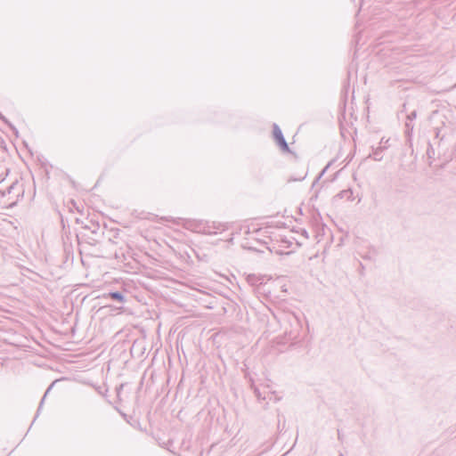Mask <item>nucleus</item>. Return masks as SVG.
<instances>
[{"mask_svg": "<svg viewBox=\"0 0 456 456\" xmlns=\"http://www.w3.org/2000/svg\"><path fill=\"white\" fill-rule=\"evenodd\" d=\"M142 288L145 289L144 292H136V293L133 294L131 291H129L130 301L134 298L139 303L147 305V298H148V296H147L148 289H148V287H142Z\"/></svg>", "mask_w": 456, "mask_h": 456, "instance_id": "obj_8", "label": "nucleus"}, {"mask_svg": "<svg viewBox=\"0 0 456 456\" xmlns=\"http://www.w3.org/2000/svg\"><path fill=\"white\" fill-rule=\"evenodd\" d=\"M76 223L79 224L80 220L76 218ZM81 224H83L84 229L90 231L94 235H97L100 232V224L94 219L86 218V222H81Z\"/></svg>", "mask_w": 456, "mask_h": 456, "instance_id": "obj_7", "label": "nucleus"}, {"mask_svg": "<svg viewBox=\"0 0 456 456\" xmlns=\"http://www.w3.org/2000/svg\"><path fill=\"white\" fill-rule=\"evenodd\" d=\"M383 149L384 148L381 146L376 148L375 150H373L370 157L376 161H380L383 159V156H382Z\"/></svg>", "mask_w": 456, "mask_h": 456, "instance_id": "obj_11", "label": "nucleus"}, {"mask_svg": "<svg viewBox=\"0 0 456 456\" xmlns=\"http://www.w3.org/2000/svg\"><path fill=\"white\" fill-rule=\"evenodd\" d=\"M253 389H254L255 395L258 398V400H261L262 397H261V393H260L259 389L256 387H254ZM263 399H265V397H263Z\"/></svg>", "mask_w": 456, "mask_h": 456, "instance_id": "obj_17", "label": "nucleus"}, {"mask_svg": "<svg viewBox=\"0 0 456 456\" xmlns=\"http://www.w3.org/2000/svg\"><path fill=\"white\" fill-rule=\"evenodd\" d=\"M304 178H305V176L300 177V178H289V182H291V181H301V180H303Z\"/></svg>", "mask_w": 456, "mask_h": 456, "instance_id": "obj_20", "label": "nucleus"}, {"mask_svg": "<svg viewBox=\"0 0 456 456\" xmlns=\"http://www.w3.org/2000/svg\"><path fill=\"white\" fill-rule=\"evenodd\" d=\"M96 298L110 299L113 302L126 303L130 302L129 291L124 289L123 291H110L96 296Z\"/></svg>", "mask_w": 456, "mask_h": 456, "instance_id": "obj_4", "label": "nucleus"}, {"mask_svg": "<svg viewBox=\"0 0 456 456\" xmlns=\"http://www.w3.org/2000/svg\"><path fill=\"white\" fill-rule=\"evenodd\" d=\"M35 421H36V419L34 418V419H33L31 424H33ZM29 428H32V425H29Z\"/></svg>", "mask_w": 456, "mask_h": 456, "instance_id": "obj_25", "label": "nucleus"}, {"mask_svg": "<svg viewBox=\"0 0 456 456\" xmlns=\"http://www.w3.org/2000/svg\"><path fill=\"white\" fill-rule=\"evenodd\" d=\"M426 154H427L428 159H430L429 165L431 166L432 160L435 159L436 153H435V149L433 148L432 144L429 142H428V148L426 151Z\"/></svg>", "mask_w": 456, "mask_h": 456, "instance_id": "obj_12", "label": "nucleus"}, {"mask_svg": "<svg viewBox=\"0 0 456 456\" xmlns=\"http://www.w3.org/2000/svg\"><path fill=\"white\" fill-rule=\"evenodd\" d=\"M256 293H263L266 296V297L270 298L273 301L275 300H285V293L287 292V289H283V287H281V295H273V292L269 289V287H255Z\"/></svg>", "mask_w": 456, "mask_h": 456, "instance_id": "obj_6", "label": "nucleus"}, {"mask_svg": "<svg viewBox=\"0 0 456 456\" xmlns=\"http://www.w3.org/2000/svg\"><path fill=\"white\" fill-rule=\"evenodd\" d=\"M119 413L121 414V416H122V417H123L126 421H128V420H127V416H126V414L123 413L122 411H119Z\"/></svg>", "mask_w": 456, "mask_h": 456, "instance_id": "obj_22", "label": "nucleus"}, {"mask_svg": "<svg viewBox=\"0 0 456 456\" xmlns=\"http://www.w3.org/2000/svg\"><path fill=\"white\" fill-rule=\"evenodd\" d=\"M340 456H344V455L341 453Z\"/></svg>", "mask_w": 456, "mask_h": 456, "instance_id": "obj_29", "label": "nucleus"}, {"mask_svg": "<svg viewBox=\"0 0 456 456\" xmlns=\"http://www.w3.org/2000/svg\"><path fill=\"white\" fill-rule=\"evenodd\" d=\"M330 163H329L323 169L322 171L319 174V175L315 178V180L314 181L313 183V187L319 182V180L322 178V176L324 175V173L326 172V170L329 168Z\"/></svg>", "mask_w": 456, "mask_h": 456, "instance_id": "obj_15", "label": "nucleus"}, {"mask_svg": "<svg viewBox=\"0 0 456 456\" xmlns=\"http://www.w3.org/2000/svg\"><path fill=\"white\" fill-rule=\"evenodd\" d=\"M57 380H54L53 382H52V384L48 387V388L46 389L44 396L42 397L40 403H39V405H38V408L37 410V412H36V415H35V419H37L39 414H40V411H41V409L43 407V404H44V402H45V397L47 396L48 393L50 392V390L53 388V387L54 386V384L56 383Z\"/></svg>", "mask_w": 456, "mask_h": 456, "instance_id": "obj_10", "label": "nucleus"}, {"mask_svg": "<svg viewBox=\"0 0 456 456\" xmlns=\"http://www.w3.org/2000/svg\"><path fill=\"white\" fill-rule=\"evenodd\" d=\"M417 117V112L416 110H413L412 112H411L408 116H407V119L408 120H413L414 118H416Z\"/></svg>", "mask_w": 456, "mask_h": 456, "instance_id": "obj_18", "label": "nucleus"}, {"mask_svg": "<svg viewBox=\"0 0 456 456\" xmlns=\"http://www.w3.org/2000/svg\"><path fill=\"white\" fill-rule=\"evenodd\" d=\"M180 285L184 286V285H186V284H185V283H183V282H181V283H180Z\"/></svg>", "mask_w": 456, "mask_h": 456, "instance_id": "obj_28", "label": "nucleus"}, {"mask_svg": "<svg viewBox=\"0 0 456 456\" xmlns=\"http://www.w3.org/2000/svg\"><path fill=\"white\" fill-rule=\"evenodd\" d=\"M337 199H346L351 201L353 200V191L351 189L343 190L334 197V200Z\"/></svg>", "mask_w": 456, "mask_h": 456, "instance_id": "obj_9", "label": "nucleus"}, {"mask_svg": "<svg viewBox=\"0 0 456 456\" xmlns=\"http://www.w3.org/2000/svg\"><path fill=\"white\" fill-rule=\"evenodd\" d=\"M246 281L248 283V285L252 286L265 285L269 281L283 283V285H285L287 282H290L289 277L286 275H279L273 278V276L266 274H248L246 277Z\"/></svg>", "mask_w": 456, "mask_h": 456, "instance_id": "obj_1", "label": "nucleus"}, {"mask_svg": "<svg viewBox=\"0 0 456 456\" xmlns=\"http://www.w3.org/2000/svg\"><path fill=\"white\" fill-rule=\"evenodd\" d=\"M77 285L82 286V285H86V284L85 283H77Z\"/></svg>", "mask_w": 456, "mask_h": 456, "instance_id": "obj_26", "label": "nucleus"}, {"mask_svg": "<svg viewBox=\"0 0 456 456\" xmlns=\"http://www.w3.org/2000/svg\"><path fill=\"white\" fill-rule=\"evenodd\" d=\"M455 431H456V428H455Z\"/></svg>", "mask_w": 456, "mask_h": 456, "instance_id": "obj_30", "label": "nucleus"}, {"mask_svg": "<svg viewBox=\"0 0 456 456\" xmlns=\"http://www.w3.org/2000/svg\"><path fill=\"white\" fill-rule=\"evenodd\" d=\"M406 127H407L408 129L412 130V126H411V127H410V124H409L408 122L406 123Z\"/></svg>", "mask_w": 456, "mask_h": 456, "instance_id": "obj_23", "label": "nucleus"}, {"mask_svg": "<svg viewBox=\"0 0 456 456\" xmlns=\"http://www.w3.org/2000/svg\"><path fill=\"white\" fill-rule=\"evenodd\" d=\"M68 208L70 211H73V208H75L77 212H82L80 209V207L77 204V202L74 200H69L68 202Z\"/></svg>", "mask_w": 456, "mask_h": 456, "instance_id": "obj_14", "label": "nucleus"}, {"mask_svg": "<svg viewBox=\"0 0 456 456\" xmlns=\"http://www.w3.org/2000/svg\"><path fill=\"white\" fill-rule=\"evenodd\" d=\"M123 387H124V384H121L116 387V392H117L118 397H119V395H120L121 390L123 389Z\"/></svg>", "mask_w": 456, "mask_h": 456, "instance_id": "obj_19", "label": "nucleus"}, {"mask_svg": "<svg viewBox=\"0 0 456 456\" xmlns=\"http://www.w3.org/2000/svg\"><path fill=\"white\" fill-rule=\"evenodd\" d=\"M122 285L126 286V285H128V284H127L126 282L123 281V284H122Z\"/></svg>", "mask_w": 456, "mask_h": 456, "instance_id": "obj_27", "label": "nucleus"}, {"mask_svg": "<svg viewBox=\"0 0 456 456\" xmlns=\"http://www.w3.org/2000/svg\"><path fill=\"white\" fill-rule=\"evenodd\" d=\"M338 439L342 442V435L339 429H338Z\"/></svg>", "mask_w": 456, "mask_h": 456, "instance_id": "obj_21", "label": "nucleus"}, {"mask_svg": "<svg viewBox=\"0 0 456 456\" xmlns=\"http://www.w3.org/2000/svg\"><path fill=\"white\" fill-rule=\"evenodd\" d=\"M3 196H8L9 200H12L9 203L10 207L14 206L19 200L20 197H22L24 194V188L21 183L18 181L13 182L10 186L6 188L4 191H3Z\"/></svg>", "mask_w": 456, "mask_h": 456, "instance_id": "obj_3", "label": "nucleus"}, {"mask_svg": "<svg viewBox=\"0 0 456 456\" xmlns=\"http://www.w3.org/2000/svg\"><path fill=\"white\" fill-rule=\"evenodd\" d=\"M273 139L283 153H289L297 157V154L290 150L281 127L276 123L273 124Z\"/></svg>", "mask_w": 456, "mask_h": 456, "instance_id": "obj_2", "label": "nucleus"}, {"mask_svg": "<svg viewBox=\"0 0 456 456\" xmlns=\"http://www.w3.org/2000/svg\"><path fill=\"white\" fill-rule=\"evenodd\" d=\"M191 289H192L195 292V300L198 301L200 304L203 305L206 307L213 308L214 304L216 303V297H213L209 292L198 289L196 287H189Z\"/></svg>", "mask_w": 456, "mask_h": 456, "instance_id": "obj_5", "label": "nucleus"}, {"mask_svg": "<svg viewBox=\"0 0 456 456\" xmlns=\"http://www.w3.org/2000/svg\"><path fill=\"white\" fill-rule=\"evenodd\" d=\"M97 391H98L99 394H102V389H101L100 387L97 388Z\"/></svg>", "mask_w": 456, "mask_h": 456, "instance_id": "obj_24", "label": "nucleus"}, {"mask_svg": "<svg viewBox=\"0 0 456 456\" xmlns=\"http://www.w3.org/2000/svg\"><path fill=\"white\" fill-rule=\"evenodd\" d=\"M225 279L231 283V284H234V283H237L238 284V281L236 280V276L232 274L231 277H225Z\"/></svg>", "mask_w": 456, "mask_h": 456, "instance_id": "obj_16", "label": "nucleus"}, {"mask_svg": "<svg viewBox=\"0 0 456 456\" xmlns=\"http://www.w3.org/2000/svg\"><path fill=\"white\" fill-rule=\"evenodd\" d=\"M0 119H2L14 133V134L18 137V129L0 112Z\"/></svg>", "mask_w": 456, "mask_h": 456, "instance_id": "obj_13", "label": "nucleus"}]
</instances>
